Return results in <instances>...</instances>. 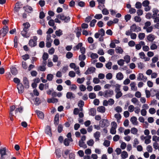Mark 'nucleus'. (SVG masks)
Returning <instances> with one entry per match:
<instances>
[{
    "label": "nucleus",
    "instance_id": "nucleus-1",
    "mask_svg": "<svg viewBox=\"0 0 159 159\" xmlns=\"http://www.w3.org/2000/svg\"><path fill=\"white\" fill-rule=\"evenodd\" d=\"M0 159H10L11 154L8 150L6 147L0 148Z\"/></svg>",
    "mask_w": 159,
    "mask_h": 159
},
{
    "label": "nucleus",
    "instance_id": "nucleus-2",
    "mask_svg": "<svg viewBox=\"0 0 159 159\" xmlns=\"http://www.w3.org/2000/svg\"><path fill=\"white\" fill-rule=\"evenodd\" d=\"M56 17L61 20L64 21L65 23L68 22L70 21V18L69 16H65L63 14H59Z\"/></svg>",
    "mask_w": 159,
    "mask_h": 159
},
{
    "label": "nucleus",
    "instance_id": "nucleus-3",
    "mask_svg": "<svg viewBox=\"0 0 159 159\" xmlns=\"http://www.w3.org/2000/svg\"><path fill=\"white\" fill-rule=\"evenodd\" d=\"M37 37L36 36H34L33 37V39H30L29 42V46L31 47H34L37 45Z\"/></svg>",
    "mask_w": 159,
    "mask_h": 159
},
{
    "label": "nucleus",
    "instance_id": "nucleus-4",
    "mask_svg": "<svg viewBox=\"0 0 159 159\" xmlns=\"http://www.w3.org/2000/svg\"><path fill=\"white\" fill-rule=\"evenodd\" d=\"M100 125L102 128L107 127L110 124V123L107 119H103L99 122Z\"/></svg>",
    "mask_w": 159,
    "mask_h": 159
},
{
    "label": "nucleus",
    "instance_id": "nucleus-5",
    "mask_svg": "<svg viewBox=\"0 0 159 159\" xmlns=\"http://www.w3.org/2000/svg\"><path fill=\"white\" fill-rule=\"evenodd\" d=\"M9 31V28L7 26H4L0 30V34L3 37L5 36Z\"/></svg>",
    "mask_w": 159,
    "mask_h": 159
},
{
    "label": "nucleus",
    "instance_id": "nucleus-6",
    "mask_svg": "<svg viewBox=\"0 0 159 159\" xmlns=\"http://www.w3.org/2000/svg\"><path fill=\"white\" fill-rule=\"evenodd\" d=\"M113 91L111 89H108L104 91V97L106 98L111 97L113 94Z\"/></svg>",
    "mask_w": 159,
    "mask_h": 159
},
{
    "label": "nucleus",
    "instance_id": "nucleus-7",
    "mask_svg": "<svg viewBox=\"0 0 159 159\" xmlns=\"http://www.w3.org/2000/svg\"><path fill=\"white\" fill-rule=\"evenodd\" d=\"M147 80V78L144 76L142 73H139L137 77V80L138 81L142 80L144 82H146Z\"/></svg>",
    "mask_w": 159,
    "mask_h": 159
},
{
    "label": "nucleus",
    "instance_id": "nucleus-8",
    "mask_svg": "<svg viewBox=\"0 0 159 159\" xmlns=\"http://www.w3.org/2000/svg\"><path fill=\"white\" fill-rule=\"evenodd\" d=\"M96 69L94 67H89L87 70L84 72V74L86 75L91 74L95 71Z\"/></svg>",
    "mask_w": 159,
    "mask_h": 159
},
{
    "label": "nucleus",
    "instance_id": "nucleus-9",
    "mask_svg": "<svg viewBox=\"0 0 159 159\" xmlns=\"http://www.w3.org/2000/svg\"><path fill=\"white\" fill-rule=\"evenodd\" d=\"M17 88L18 90L19 93H22L24 91V87L22 83L19 84L17 85Z\"/></svg>",
    "mask_w": 159,
    "mask_h": 159
},
{
    "label": "nucleus",
    "instance_id": "nucleus-10",
    "mask_svg": "<svg viewBox=\"0 0 159 159\" xmlns=\"http://www.w3.org/2000/svg\"><path fill=\"white\" fill-rule=\"evenodd\" d=\"M82 30L80 27H77L75 29V32L76 34V36L77 37L79 38L81 34Z\"/></svg>",
    "mask_w": 159,
    "mask_h": 159
},
{
    "label": "nucleus",
    "instance_id": "nucleus-11",
    "mask_svg": "<svg viewBox=\"0 0 159 159\" xmlns=\"http://www.w3.org/2000/svg\"><path fill=\"white\" fill-rule=\"evenodd\" d=\"M45 132L49 136L51 137L52 136L51 129L50 126L48 125L47 126L45 129Z\"/></svg>",
    "mask_w": 159,
    "mask_h": 159
},
{
    "label": "nucleus",
    "instance_id": "nucleus-12",
    "mask_svg": "<svg viewBox=\"0 0 159 159\" xmlns=\"http://www.w3.org/2000/svg\"><path fill=\"white\" fill-rule=\"evenodd\" d=\"M66 97L67 99H71L75 98V95L71 92H68L66 93Z\"/></svg>",
    "mask_w": 159,
    "mask_h": 159
},
{
    "label": "nucleus",
    "instance_id": "nucleus-13",
    "mask_svg": "<svg viewBox=\"0 0 159 159\" xmlns=\"http://www.w3.org/2000/svg\"><path fill=\"white\" fill-rule=\"evenodd\" d=\"M35 112L39 118L42 119H43L44 115L42 112L38 110H36Z\"/></svg>",
    "mask_w": 159,
    "mask_h": 159
},
{
    "label": "nucleus",
    "instance_id": "nucleus-14",
    "mask_svg": "<svg viewBox=\"0 0 159 159\" xmlns=\"http://www.w3.org/2000/svg\"><path fill=\"white\" fill-rule=\"evenodd\" d=\"M28 31L26 30H24L23 29V30L21 32V35L25 38H28L30 36L29 34L28 33Z\"/></svg>",
    "mask_w": 159,
    "mask_h": 159
},
{
    "label": "nucleus",
    "instance_id": "nucleus-15",
    "mask_svg": "<svg viewBox=\"0 0 159 159\" xmlns=\"http://www.w3.org/2000/svg\"><path fill=\"white\" fill-rule=\"evenodd\" d=\"M23 84L25 88L27 89L29 88V82L27 78L26 77H24L23 78Z\"/></svg>",
    "mask_w": 159,
    "mask_h": 159
},
{
    "label": "nucleus",
    "instance_id": "nucleus-16",
    "mask_svg": "<svg viewBox=\"0 0 159 159\" xmlns=\"http://www.w3.org/2000/svg\"><path fill=\"white\" fill-rule=\"evenodd\" d=\"M130 120L134 125H137L138 124V122L137 121V118L135 116H132L131 117Z\"/></svg>",
    "mask_w": 159,
    "mask_h": 159
},
{
    "label": "nucleus",
    "instance_id": "nucleus-17",
    "mask_svg": "<svg viewBox=\"0 0 159 159\" xmlns=\"http://www.w3.org/2000/svg\"><path fill=\"white\" fill-rule=\"evenodd\" d=\"M101 135L99 131H96L94 134L93 136L95 139V141H98L99 140V138Z\"/></svg>",
    "mask_w": 159,
    "mask_h": 159
},
{
    "label": "nucleus",
    "instance_id": "nucleus-18",
    "mask_svg": "<svg viewBox=\"0 0 159 159\" xmlns=\"http://www.w3.org/2000/svg\"><path fill=\"white\" fill-rule=\"evenodd\" d=\"M96 110L95 108H91L89 112V115L94 116L96 114Z\"/></svg>",
    "mask_w": 159,
    "mask_h": 159
},
{
    "label": "nucleus",
    "instance_id": "nucleus-19",
    "mask_svg": "<svg viewBox=\"0 0 159 159\" xmlns=\"http://www.w3.org/2000/svg\"><path fill=\"white\" fill-rule=\"evenodd\" d=\"M79 145L80 147L83 148L84 149L86 148L87 147L84 142L80 140L79 142Z\"/></svg>",
    "mask_w": 159,
    "mask_h": 159
},
{
    "label": "nucleus",
    "instance_id": "nucleus-20",
    "mask_svg": "<svg viewBox=\"0 0 159 159\" xmlns=\"http://www.w3.org/2000/svg\"><path fill=\"white\" fill-rule=\"evenodd\" d=\"M83 44L81 43H79L77 45L74 46L73 48V50L75 51L79 50L82 46Z\"/></svg>",
    "mask_w": 159,
    "mask_h": 159
},
{
    "label": "nucleus",
    "instance_id": "nucleus-21",
    "mask_svg": "<svg viewBox=\"0 0 159 159\" xmlns=\"http://www.w3.org/2000/svg\"><path fill=\"white\" fill-rule=\"evenodd\" d=\"M116 78L118 80H121L124 77L123 74L121 72H119L116 74Z\"/></svg>",
    "mask_w": 159,
    "mask_h": 159
},
{
    "label": "nucleus",
    "instance_id": "nucleus-22",
    "mask_svg": "<svg viewBox=\"0 0 159 159\" xmlns=\"http://www.w3.org/2000/svg\"><path fill=\"white\" fill-rule=\"evenodd\" d=\"M97 110L99 112L104 113L105 111V108L103 106H100L98 107Z\"/></svg>",
    "mask_w": 159,
    "mask_h": 159
},
{
    "label": "nucleus",
    "instance_id": "nucleus-23",
    "mask_svg": "<svg viewBox=\"0 0 159 159\" xmlns=\"http://www.w3.org/2000/svg\"><path fill=\"white\" fill-rule=\"evenodd\" d=\"M115 51L117 53L122 54L123 52V49L121 47L119 46L116 48Z\"/></svg>",
    "mask_w": 159,
    "mask_h": 159
},
{
    "label": "nucleus",
    "instance_id": "nucleus-24",
    "mask_svg": "<svg viewBox=\"0 0 159 159\" xmlns=\"http://www.w3.org/2000/svg\"><path fill=\"white\" fill-rule=\"evenodd\" d=\"M24 30H29V28L30 27V25L28 22H26L23 24Z\"/></svg>",
    "mask_w": 159,
    "mask_h": 159
},
{
    "label": "nucleus",
    "instance_id": "nucleus-25",
    "mask_svg": "<svg viewBox=\"0 0 159 159\" xmlns=\"http://www.w3.org/2000/svg\"><path fill=\"white\" fill-rule=\"evenodd\" d=\"M59 119V115L58 114H56L55 116L54 120V124L55 125H57L58 124Z\"/></svg>",
    "mask_w": 159,
    "mask_h": 159
},
{
    "label": "nucleus",
    "instance_id": "nucleus-26",
    "mask_svg": "<svg viewBox=\"0 0 159 159\" xmlns=\"http://www.w3.org/2000/svg\"><path fill=\"white\" fill-rule=\"evenodd\" d=\"M55 153L57 157L58 158H60L61 156V150L58 148L56 149Z\"/></svg>",
    "mask_w": 159,
    "mask_h": 159
},
{
    "label": "nucleus",
    "instance_id": "nucleus-27",
    "mask_svg": "<svg viewBox=\"0 0 159 159\" xmlns=\"http://www.w3.org/2000/svg\"><path fill=\"white\" fill-rule=\"evenodd\" d=\"M58 100L57 98H52L48 99V103H54L58 102Z\"/></svg>",
    "mask_w": 159,
    "mask_h": 159
},
{
    "label": "nucleus",
    "instance_id": "nucleus-28",
    "mask_svg": "<svg viewBox=\"0 0 159 159\" xmlns=\"http://www.w3.org/2000/svg\"><path fill=\"white\" fill-rule=\"evenodd\" d=\"M128 154L125 151H123L121 153V157L123 159H125L128 157Z\"/></svg>",
    "mask_w": 159,
    "mask_h": 159
},
{
    "label": "nucleus",
    "instance_id": "nucleus-29",
    "mask_svg": "<svg viewBox=\"0 0 159 159\" xmlns=\"http://www.w3.org/2000/svg\"><path fill=\"white\" fill-rule=\"evenodd\" d=\"M151 139V135H148L147 136V138L145 140V143L147 144L150 143L151 141L150 139Z\"/></svg>",
    "mask_w": 159,
    "mask_h": 159
},
{
    "label": "nucleus",
    "instance_id": "nucleus-30",
    "mask_svg": "<svg viewBox=\"0 0 159 159\" xmlns=\"http://www.w3.org/2000/svg\"><path fill=\"white\" fill-rule=\"evenodd\" d=\"M154 36L152 34L149 35L147 37L148 40L151 42H152L155 39Z\"/></svg>",
    "mask_w": 159,
    "mask_h": 159
},
{
    "label": "nucleus",
    "instance_id": "nucleus-31",
    "mask_svg": "<svg viewBox=\"0 0 159 159\" xmlns=\"http://www.w3.org/2000/svg\"><path fill=\"white\" fill-rule=\"evenodd\" d=\"M135 83L134 82H132L130 84V86L131 87V89L134 91H136L137 90V87H135Z\"/></svg>",
    "mask_w": 159,
    "mask_h": 159
},
{
    "label": "nucleus",
    "instance_id": "nucleus-32",
    "mask_svg": "<svg viewBox=\"0 0 159 159\" xmlns=\"http://www.w3.org/2000/svg\"><path fill=\"white\" fill-rule=\"evenodd\" d=\"M137 26L135 24H133L130 26V30H132V32H136L137 31Z\"/></svg>",
    "mask_w": 159,
    "mask_h": 159
},
{
    "label": "nucleus",
    "instance_id": "nucleus-33",
    "mask_svg": "<svg viewBox=\"0 0 159 159\" xmlns=\"http://www.w3.org/2000/svg\"><path fill=\"white\" fill-rule=\"evenodd\" d=\"M114 116L117 120V122L119 123L121 117V115L119 113H116L115 115Z\"/></svg>",
    "mask_w": 159,
    "mask_h": 159
},
{
    "label": "nucleus",
    "instance_id": "nucleus-34",
    "mask_svg": "<svg viewBox=\"0 0 159 159\" xmlns=\"http://www.w3.org/2000/svg\"><path fill=\"white\" fill-rule=\"evenodd\" d=\"M124 61H125L126 63H128L130 61V57L128 55H126L124 57Z\"/></svg>",
    "mask_w": 159,
    "mask_h": 159
},
{
    "label": "nucleus",
    "instance_id": "nucleus-35",
    "mask_svg": "<svg viewBox=\"0 0 159 159\" xmlns=\"http://www.w3.org/2000/svg\"><path fill=\"white\" fill-rule=\"evenodd\" d=\"M11 72L13 75H15L17 73V71L15 67H12L11 68Z\"/></svg>",
    "mask_w": 159,
    "mask_h": 159
},
{
    "label": "nucleus",
    "instance_id": "nucleus-36",
    "mask_svg": "<svg viewBox=\"0 0 159 159\" xmlns=\"http://www.w3.org/2000/svg\"><path fill=\"white\" fill-rule=\"evenodd\" d=\"M116 93V99H118L121 97L122 95V93L121 91H117V92H115Z\"/></svg>",
    "mask_w": 159,
    "mask_h": 159
},
{
    "label": "nucleus",
    "instance_id": "nucleus-37",
    "mask_svg": "<svg viewBox=\"0 0 159 159\" xmlns=\"http://www.w3.org/2000/svg\"><path fill=\"white\" fill-rule=\"evenodd\" d=\"M86 59V56L84 54H82L79 55V60L80 61H84Z\"/></svg>",
    "mask_w": 159,
    "mask_h": 159
},
{
    "label": "nucleus",
    "instance_id": "nucleus-38",
    "mask_svg": "<svg viewBox=\"0 0 159 159\" xmlns=\"http://www.w3.org/2000/svg\"><path fill=\"white\" fill-rule=\"evenodd\" d=\"M53 78V75L51 74H48L47 76V79L49 81H51Z\"/></svg>",
    "mask_w": 159,
    "mask_h": 159
},
{
    "label": "nucleus",
    "instance_id": "nucleus-39",
    "mask_svg": "<svg viewBox=\"0 0 159 159\" xmlns=\"http://www.w3.org/2000/svg\"><path fill=\"white\" fill-rule=\"evenodd\" d=\"M131 101L134 104H137V105H138L139 103L138 99L136 98H132L131 100Z\"/></svg>",
    "mask_w": 159,
    "mask_h": 159
},
{
    "label": "nucleus",
    "instance_id": "nucleus-40",
    "mask_svg": "<svg viewBox=\"0 0 159 159\" xmlns=\"http://www.w3.org/2000/svg\"><path fill=\"white\" fill-rule=\"evenodd\" d=\"M85 80V78L84 77H82L81 78H78L77 80V82L80 84H81L83 83Z\"/></svg>",
    "mask_w": 159,
    "mask_h": 159
},
{
    "label": "nucleus",
    "instance_id": "nucleus-41",
    "mask_svg": "<svg viewBox=\"0 0 159 159\" xmlns=\"http://www.w3.org/2000/svg\"><path fill=\"white\" fill-rule=\"evenodd\" d=\"M138 129L135 128L133 127L131 129V132L134 134H136L138 132Z\"/></svg>",
    "mask_w": 159,
    "mask_h": 159
},
{
    "label": "nucleus",
    "instance_id": "nucleus-42",
    "mask_svg": "<svg viewBox=\"0 0 159 159\" xmlns=\"http://www.w3.org/2000/svg\"><path fill=\"white\" fill-rule=\"evenodd\" d=\"M55 34L57 36L59 37L62 35V31L61 30L59 29L56 31Z\"/></svg>",
    "mask_w": 159,
    "mask_h": 159
},
{
    "label": "nucleus",
    "instance_id": "nucleus-43",
    "mask_svg": "<svg viewBox=\"0 0 159 159\" xmlns=\"http://www.w3.org/2000/svg\"><path fill=\"white\" fill-rule=\"evenodd\" d=\"M120 86H121L120 85L118 84H116L115 86V92H117V91H120Z\"/></svg>",
    "mask_w": 159,
    "mask_h": 159
},
{
    "label": "nucleus",
    "instance_id": "nucleus-44",
    "mask_svg": "<svg viewBox=\"0 0 159 159\" xmlns=\"http://www.w3.org/2000/svg\"><path fill=\"white\" fill-rule=\"evenodd\" d=\"M70 142V139L67 138L65 139L64 141V144L66 146H68L69 145Z\"/></svg>",
    "mask_w": 159,
    "mask_h": 159
},
{
    "label": "nucleus",
    "instance_id": "nucleus-45",
    "mask_svg": "<svg viewBox=\"0 0 159 159\" xmlns=\"http://www.w3.org/2000/svg\"><path fill=\"white\" fill-rule=\"evenodd\" d=\"M73 56V53L71 52H67L66 55V57L68 59H70L72 58Z\"/></svg>",
    "mask_w": 159,
    "mask_h": 159
},
{
    "label": "nucleus",
    "instance_id": "nucleus-46",
    "mask_svg": "<svg viewBox=\"0 0 159 159\" xmlns=\"http://www.w3.org/2000/svg\"><path fill=\"white\" fill-rule=\"evenodd\" d=\"M116 129L115 127H111L110 129V133L112 134H115L116 133Z\"/></svg>",
    "mask_w": 159,
    "mask_h": 159
},
{
    "label": "nucleus",
    "instance_id": "nucleus-47",
    "mask_svg": "<svg viewBox=\"0 0 159 159\" xmlns=\"http://www.w3.org/2000/svg\"><path fill=\"white\" fill-rule=\"evenodd\" d=\"M112 65V63L111 61H109L106 65V67L108 69H111V66Z\"/></svg>",
    "mask_w": 159,
    "mask_h": 159
},
{
    "label": "nucleus",
    "instance_id": "nucleus-48",
    "mask_svg": "<svg viewBox=\"0 0 159 159\" xmlns=\"http://www.w3.org/2000/svg\"><path fill=\"white\" fill-rule=\"evenodd\" d=\"M48 57V53L44 52L43 53L42 58L43 60H46Z\"/></svg>",
    "mask_w": 159,
    "mask_h": 159
},
{
    "label": "nucleus",
    "instance_id": "nucleus-49",
    "mask_svg": "<svg viewBox=\"0 0 159 159\" xmlns=\"http://www.w3.org/2000/svg\"><path fill=\"white\" fill-rule=\"evenodd\" d=\"M84 104V102L82 100H80L79 101L78 103V106L80 107V108L82 107Z\"/></svg>",
    "mask_w": 159,
    "mask_h": 159
},
{
    "label": "nucleus",
    "instance_id": "nucleus-50",
    "mask_svg": "<svg viewBox=\"0 0 159 159\" xmlns=\"http://www.w3.org/2000/svg\"><path fill=\"white\" fill-rule=\"evenodd\" d=\"M118 65L120 66H122L124 64V60L123 59H120L117 61Z\"/></svg>",
    "mask_w": 159,
    "mask_h": 159
},
{
    "label": "nucleus",
    "instance_id": "nucleus-51",
    "mask_svg": "<svg viewBox=\"0 0 159 159\" xmlns=\"http://www.w3.org/2000/svg\"><path fill=\"white\" fill-rule=\"evenodd\" d=\"M98 57V56L97 53H92L90 55V57L93 59L97 58Z\"/></svg>",
    "mask_w": 159,
    "mask_h": 159
},
{
    "label": "nucleus",
    "instance_id": "nucleus-52",
    "mask_svg": "<svg viewBox=\"0 0 159 159\" xmlns=\"http://www.w3.org/2000/svg\"><path fill=\"white\" fill-rule=\"evenodd\" d=\"M110 142L109 141L105 140L103 143V145L105 147H108L110 146Z\"/></svg>",
    "mask_w": 159,
    "mask_h": 159
},
{
    "label": "nucleus",
    "instance_id": "nucleus-53",
    "mask_svg": "<svg viewBox=\"0 0 159 159\" xmlns=\"http://www.w3.org/2000/svg\"><path fill=\"white\" fill-rule=\"evenodd\" d=\"M134 107L133 105H130L128 107V110L130 112L133 111L134 109Z\"/></svg>",
    "mask_w": 159,
    "mask_h": 159
},
{
    "label": "nucleus",
    "instance_id": "nucleus-54",
    "mask_svg": "<svg viewBox=\"0 0 159 159\" xmlns=\"http://www.w3.org/2000/svg\"><path fill=\"white\" fill-rule=\"evenodd\" d=\"M89 97L90 99H94L96 97V95L95 93H91L89 94Z\"/></svg>",
    "mask_w": 159,
    "mask_h": 159
},
{
    "label": "nucleus",
    "instance_id": "nucleus-55",
    "mask_svg": "<svg viewBox=\"0 0 159 159\" xmlns=\"http://www.w3.org/2000/svg\"><path fill=\"white\" fill-rule=\"evenodd\" d=\"M94 143V142L92 139H90L87 142V144L89 146H92Z\"/></svg>",
    "mask_w": 159,
    "mask_h": 159
},
{
    "label": "nucleus",
    "instance_id": "nucleus-56",
    "mask_svg": "<svg viewBox=\"0 0 159 159\" xmlns=\"http://www.w3.org/2000/svg\"><path fill=\"white\" fill-rule=\"evenodd\" d=\"M128 44L129 46L133 47L135 45V43L134 41L131 40L128 42Z\"/></svg>",
    "mask_w": 159,
    "mask_h": 159
},
{
    "label": "nucleus",
    "instance_id": "nucleus-57",
    "mask_svg": "<svg viewBox=\"0 0 159 159\" xmlns=\"http://www.w3.org/2000/svg\"><path fill=\"white\" fill-rule=\"evenodd\" d=\"M98 33L102 36H103L105 34V31L103 29H101L99 30Z\"/></svg>",
    "mask_w": 159,
    "mask_h": 159
},
{
    "label": "nucleus",
    "instance_id": "nucleus-58",
    "mask_svg": "<svg viewBox=\"0 0 159 159\" xmlns=\"http://www.w3.org/2000/svg\"><path fill=\"white\" fill-rule=\"evenodd\" d=\"M115 111L118 113L121 112L122 111V109L120 107L117 106L115 108Z\"/></svg>",
    "mask_w": 159,
    "mask_h": 159
},
{
    "label": "nucleus",
    "instance_id": "nucleus-59",
    "mask_svg": "<svg viewBox=\"0 0 159 159\" xmlns=\"http://www.w3.org/2000/svg\"><path fill=\"white\" fill-rule=\"evenodd\" d=\"M145 34L144 33H140L138 35L139 39L140 40L143 39L145 37Z\"/></svg>",
    "mask_w": 159,
    "mask_h": 159
},
{
    "label": "nucleus",
    "instance_id": "nucleus-60",
    "mask_svg": "<svg viewBox=\"0 0 159 159\" xmlns=\"http://www.w3.org/2000/svg\"><path fill=\"white\" fill-rule=\"evenodd\" d=\"M48 24L51 26H53L55 25L54 21L52 20H50L48 22Z\"/></svg>",
    "mask_w": 159,
    "mask_h": 159
},
{
    "label": "nucleus",
    "instance_id": "nucleus-61",
    "mask_svg": "<svg viewBox=\"0 0 159 159\" xmlns=\"http://www.w3.org/2000/svg\"><path fill=\"white\" fill-rule=\"evenodd\" d=\"M150 49L152 50H154L156 49L157 48V46L156 44L153 43L152 44V45L150 47Z\"/></svg>",
    "mask_w": 159,
    "mask_h": 159
},
{
    "label": "nucleus",
    "instance_id": "nucleus-62",
    "mask_svg": "<svg viewBox=\"0 0 159 159\" xmlns=\"http://www.w3.org/2000/svg\"><path fill=\"white\" fill-rule=\"evenodd\" d=\"M97 22V20L95 19L93 20L90 22V25L91 27H93L95 25V23Z\"/></svg>",
    "mask_w": 159,
    "mask_h": 159
},
{
    "label": "nucleus",
    "instance_id": "nucleus-63",
    "mask_svg": "<svg viewBox=\"0 0 159 159\" xmlns=\"http://www.w3.org/2000/svg\"><path fill=\"white\" fill-rule=\"evenodd\" d=\"M94 18L97 19H100L102 17V14H96L94 16Z\"/></svg>",
    "mask_w": 159,
    "mask_h": 159
},
{
    "label": "nucleus",
    "instance_id": "nucleus-64",
    "mask_svg": "<svg viewBox=\"0 0 159 159\" xmlns=\"http://www.w3.org/2000/svg\"><path fill=\"white\" fill-rule=\"evenodd\" d=\"M139 55L140 56V58L142 59H145V55L144 53L143 52H141L139 53Z\"/></svg>",
    "mask_w": 159,
    "mask_h": 159
}]
</instances>
